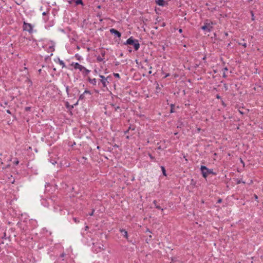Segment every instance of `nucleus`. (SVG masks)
<instances>
[{
	"label": "nucleus",
	"instance_id": "1",
	"mask_svg": "<svg viewBox=\"0 0 263 263\" xmlns=\"http://www.w3.org/2000/svg\"><path fill=\"white\" fill-rule=\"evenodd\" d=\"M216 23L213 22L210 20H206L204 22V25L201 27V29L208 32H210L212 31L213 26L215 25Z\"/></svg>",
	"mask_w": 263,
	"mask_h": 263
},
{
	"label": "nucleus",
	"instance_id": "2",
	"mask_svg": "<svg viewBox=\"0 0 263 263\" xmlns=\"http://www.w3.org/2000/svg\"><path fill=\"white\" fill-rule=\"evenodd\" d=\"M200 170L201 171L202 176L204 178H206L210 174H212L213 175H216V173L214 172L212 169H209L206 166L204 165H201Z\"/></svg>",
	"mask_w": 263,
	"mask_h": 263
},
{
	"label": "nucleus",
	"instance_id": "3",
	"mask_svg": "<svg viewBox=\"0 0 263 263\" xmlns=\"http://www.w3.org/2000/svg\"><path fill=\"white\" fill-rule=\"evenodd\" d=\"M125 45H133L135 50H138L140 47V44L137 40L134 39L132 36L130 37L124 43Z\"/></svg>",
	"mask_w": 263,
	"mask_h": 263
},
{
	"label": "nucleus",
	"instance_id": "4",
	"mask_svg": "<svg viewBox=\"0 0 263 263\" xmlns=\"http://www.w3.org/2000/svg\"><path fill=\"white\" fill-rule=\"evenodd\" d=\"M23 29L24 31H28L29 33H32L33 32V26L31 24L24 22L23 25Z\"/></svg>",
	"mask_w": 263,
	"mask_h": 263
},
{
	"label": "nucleus",
	"instance_id": "5",
	"mask_svg": "<svg viewBox=\"0 0 263 263\" xmlns=\"http://www.w3.org/2000/svg\"><path fill=\"white\" fill-rule=\"evenodd\" d=\"M99 77L101 78L100 81L102 84L103 87H106L107 86V84L108 83L107 81V78H105L104 76L100 75Z\"/></svg>",
	"mask_w": 263,
	"mask_h": 263
},
{
	"label": "nucleus",
	"instance_id": "6",
	"mask_svg": "<svg viewBox=\"0 0 263 263\" xmlns=\"http://www.w3.org/2000/svg\"><path fill=\"white\" fill-rule=\"evenodd\" d=\"M91 94V93L90 91H89L88 90H85L84 91V92H83V93L81 94L80 96L79 100H84L85 99L86 95H88L89 96H90Z\"/></svg>",
	"mask_w": 263,
	"mask_h": 263
},
{
	"label": "nucleus",
	"instance_id": "7",
	"mask_svg": "<svg viewBox=\"0 0 263 263\" xmlns=\"http://www.w3.org/2000/svg\"><path fill=\"white\" fill-rule=\"evenodd\" d=\"M110 32L118 37H120L121 36V33L119 31L114 28L110 29Z\"/></svg>",
	"mask_w": 263,
	"mask_h": 263
},
{
	"label": "nucleus",
	"instance_id": "8",
	"mask_svg": "<svg viewBox=\"0 0 263 263\" xmlns=\"http://www.w3.org/2000/svg\"><path fill=\"white\" fill-rule=\"evenodd\" d=\"M156 3L160 6H164L167 4V3L164 0H155Z\"/></svg>",
	"mask_w": 263,
	"mask_h": 263
},
{
	"label": "nucleus",
	"instance_id": "9",
	"mask_svg": "<svg viewBox=\"0 0 263 263\" xmlns=\"http://www.w3.org/2000/svg\"><path fill=\"white\" fill-rule=\"evenodd\" d=\"M72 65H73L74 69H79L81 71H82V68H83V66L82 65H80L79 63H75L74 64L72 63Z\"/></svg>",
	"mask_w": 263,
	"mask_h": 263
},
{
	"label": "nucleus",
	"instance_id": "10",
	"mask_svg": "<svg viewBox=\"0 0 263 263\" xmlns=\"http://www.w3.org/2000/svg\"><path fill=\"white\" fill-rule=\"evenodd\" d=\"M153 207H155V208H157L158 209H161L162 210H163V209L161 208L160 205L157 204V201L156 200H154L153 203V205H152L151 208H152Z\"/></svg>",
	"mask_w": 263,
	"mask_h": 263
},
{
	"label": "nucleus",
	"instance_id": "11",
	"mask_svg": "<svg viewBox=\"0 0 263 263\" xmlns=\"http://www.w3.org/2000/svg\"><path fill=\"white\" fill-rule=\"evenodd\" d=\"M120 231L125 238H126V239L128 238V233L127 231H126L125 229H120Z\"/></svg>",
	"mask_w": 263,
	"mask_h": 263
},
{
	"label": "nucleus",
	"instance_id": "12",
	"mask_svg": "<svg viewBox=\"0 0 263 263\" xmlns=\"http://www.w3.org/2000/svg\"><path fill=\"white\" fill-rule=\"evenodd\" d=\"M82 73H83V74L84 76H86L87 75H88L89 72H90V71L87 69H86L85 67H84L83 66V68H82Z\"/></svg>",
	"mask_w": 263,
	"mask_h": 263
},
{
	"label": "nucleus",
	"instance_id": "13",
	"mask_svg": "<svg viewBox=\"0 0 263 263\" xmlns=\"http://www.w3.org/2000/svg\"><path fill=\"white\" fill-rule=\"evenodd\" d=\"M88 81L90 84H92L93 85H96V84H97V80L95 78L91 79L89 77L88 78Z\"/></svg>",
	"mask_w": 263,
	"mask_h": 263
},
{
	"label": "nucleus",
	"instance_id": "14",
	"mask_svg": "<svg viewBox=\"0 0 263 263\" xmlns=\"http://www.w3.org/2000/svg\"><path fill=\"white\" fill-rule=\"evenodd\" d=\"M77 5H83V2L82 0H73Z\"/></svg>",
	"mask_w": 263,
	"mask_h": 263
},
{
	"label": "nucleus",
	"instance_id": "15",
	"mask_svg": "<svg viewBox=\"0 0 263 263\" xmlns=\"http://www.w3.org/2000/svg\"><path fill=\"white\" fill-rule=\"evenodd\" d=\"M161 168L162 171L163 175L164 176H166V170H165V167L163 166H161Z\"/></svg>",
	"mask_w": 263,
	"mask_h": 263
},
{
	"label": "nucleus",
	"instance_id": "16",
	"mask_svg": "<svg viewBox=\"0 0 263 263\" xmlns=\"http://www.w3.org/2000/svg\"><path fill=\"white\" fill-rule=\"evenodd\" d=\"M135 130V128H134V127L132 128V127H131V126H130L128 127V129H127V130H126L125 132V134H126L127 133H129V130Z\"/></svg>",
	"mask_w": 263,
	"mask_h": 263
},
{
	"label": "nucleus",
	"instance_id": "17",
	"mask_svg": "<svg viewBox=\"0 0 263 263\" xmlns=\"http://www.w3.org/2000/svg\"><path fill=\"white\" fill-rule=\"evenodd\" d=\"M241 183H243V184L246 183V182L245 181H242L241 179H237V182H236V184H240Z\"/></svg>",
	"mask_w": 263,
	"mask_h": 263
},
{
	"label": "nucleus",
	"instance_id": "18",
	"mask_svg": "<svg viewBox=\"0 0 263 263\" xmlns=\"http://www.w3.org/2000/svg\"><path fill=\"white\" fill-rule=\"evenodd\" d=\"M59 63L61 65H62L63 68L65 67L64 62L63 61L61 60L60 59H59Z\"/></svg>",
	"mask_w": 263,
	"mask_h": 263
},
{
	"label": "nucleus",
	"instance_id": "19",
	"mask_svg": "<svg viewBox=\"0 0 263 263\" xmlns=\"http://www.w3.org/2000/svg\"><path fill=\"white\" fill-rule=\"evenodd\" d=\"M65 105H66V107L67 108L70 109H72V108L73 107V106L72 105H69V103H68V102H67L66 103Z\"/></svg>",
	"mask_w": 263,
	"mask_h": 263
},
{
	"label": "nucleus",
	"instance_id": "20",
	"mask_svg": "<svg viewBox=\"0 0 263 263\" xmlns=\"http://www.w3.org/2000/svg\"><path fill=\"white\" fill-rule=\"evenodd\" d=\"M75 57H76V58H77V59L78 60H79V61H80V60H81L82 59V57H81L80 55H79L78 54H76L75 55Z\"/></svg>",
	"mask_w": 263,
	"mask_h": 263
},
{
	"label": "nucleus",
	"instance_id": "21",
	"mask_svg": "<svg viewBox=\"0 0 263 263\" xmlns=\"http://www.w3.org/2000/svg\"><path fill=\"white\" fill-rule=\"evenodd\" d=\"M98 248H99V249L98 251H97V249L96 250V251H97V252H100L101 251H102V250H104V249L103 248V245H102V247H101V246H98Z\"/></svg>",
	"mask_w": 263,
	"mask_h": 263
},
{
	"label": "nucleus",
	"instance_id": "22",
	"mask_svg": "<svg viewBox=\"0 0 263 263\" xmlns=\"http://www.w3.org/2000/svg\"><path fill=\"white\" fill-rule=\"evenodd\" d=\"M18 163H19V161L18 160V159L17 158H15V160L13 161V164L17 165L18 164Z\"/></svg>",
	"mask_w": 263,
	"mask_h": 263
},
{
	"label": "nucleus",
	"instance_id": "23",
	"mask_svg": "<svg viewBox=\"0 0 263 263\" xmlns=\"http://www.w3.org/2000/svg\"><path fill=\"white\" fill-rule=\"evenodd\" d=\"M174 107H175L174 104H172L171 105V108L170 112H171V113H173V112H174Z\"/></svg>",
	"mask_w": 263,
	"mask_h": 263
},
{
	"label": "nucleus",
	"instance_id": "24",
	"mask_svg": "<svg viewBox=\"0 0 263 263\" xmlns=\"http://www.w3.org/2000/svg\"><path fill=\"white\" fill-rule=\"evenodd\" d=\"M97 60L98 62H102V61H103V59L102 58H101V57L98 56L97 58Z\"/></svg>",
	"mask_w": 263,
	"mask_h": 263
},
{
	"label": "nucleus",
	"instance_id": "25",
	"mask_svg": "<svg viewBox=\"0 0 263 263\" xmlns=\"http://www.w3.org/2000/svg\"><path fill=\"white\" fill-rule=\"evenodd\" d=\"M239 45H242L245 48H246L247 46V43H239Z\"/></svg>",
	"mask_w": 263,
	"mask_h": 263
},
{
	"label": "nucleus",
	"instance_id": "26",
	"mask_svg": "<svg viewBox=\"0 0 263 263\" xmlns=\"http://www.w3.org/2000/svg\"><path fill=\"white\" fill-rule=\"evenodd\" d=\"M156 73V72L155 71H153V70H149V74L153 73V74L154 75Z\"/></svg>",
	"mask_w": 263,
	"mask_h": 263
},
{
	"label": "nucleus",
	"instance_id": "27",
	"mask_svg": "<svg viewBox=\"0 0 263 263\" xmlns=\"http://www.w3.org/2000/svg\"><path fill=\"white\" fill-rule=\"evenodd\" d=\"M114 76L116 78H120L119 74L117 73H114Z\"/></svg>",
	"mask_w": 263,
	"mask_h": 263
},
{
	"label": "nucleus",
	"instance_id": "28",
	"mask_svg": "<svg viewBox=\"0 0 263 263\" xmlns=\"http://www.w3.org/2000/svg\"><path fill=\"white\" fill-rule=\"evenodd\" d=\"M73 220H74V221L76 222V223H78L79 222V220L76 217H73Z\"/></svg>",
	"mask_w": 263,
	"mask_h": 263
},
{
	"label": "nucleus",
	"instance_id": "29",
	"mask_svg": "<svg viewBox=\"0 0 263 263\" xmlns=\"http://www.w3.org/2000/svg\"><path fill=\"white\" fill-rule=\"evenodd\" d=\"M66 92L67 93L68 95H69V87L68 86H66Z\"/></svg>",
	"mask_w": 263,
	"mask_h": 263
},
{
	"label": "nucleus",
	"instance_id": "30",
	"mask_svg": "<svg viewBox=\"0 0 263 263\" xmlns=\"http://www.w3.org/2000/svg\"><path fill=\"white\" fill-rule=\"evenodd\" d=\"M118 110H121L120 107L119 106H118L115 107V110L116 111H118Z\"/></svg>",
	"mask_w": 263,
	"mask_h": 263
},
{
	"label": "nucleus",
	"instance_id": "31",
	"mask_svg": "<svg viewBox=\"0 0 263 263\" xmlns=\"http://www.w3.org/2000/svg\"><path fill=\"white\" fill-rule=\"evenodd\" d=\"M30 109H31L30 107H26L25 108V110L26 111H30Z\"/></svg>",
	"mask_w": 263,
	"mask_h": 263
},
{
	"label": "nucleus",
	"instance_id": "32",
	"mask_svg": "<svg viewBox=\"0 0 263 263\" xmlns=\"http://www.w3.org/2000/svg\"><path fill=\"white\" fill-rule=\"evenodd\" d=\"M94 211H95V210L93 209L92 212L90 213H89V215L90 216H92L93 215Z\"/></svg>",
	"mask_w": 263,
	"mask_h": 263
},
{
	"label": "nucleus",
	"instance_id": "33",
	"mask_svg": "<svg viewBox=\"0 0 263 263\" xmlns=\"http://www.w3.org/2000/svg\"><path fill=\"white\" fill-rule=\"evenodd\" d=\"M228 68H227V67H224V68L223 69V72H225L226 71H228Z\"/></svg>",
	"mask_w": 263,
	"mask_h": 263
},
{
	"label": "nucleus",
	"instance_id": "34",
	"mask_svg": "<svg viewBox=\"0 0 263 263\" xmlns=\"http://www.w3.org/2000/svg\"><path fill=\"white\" fill-rule=\"evenodd\" d=\"M222 77L224 78H227V76L226 75L224 72H223Z\"/></svg>",
	"mask_w": 263,
	"mask_h": 263
},
{
	"label": "nucleus",
	"instance_id": "35",
	"mask_svg": "<svg viewBox=\"0 0 263 263\" xmlns=\"http://www.w3.org/2000/svg\"><path fill=\"white\" fill-rule=\"evenodd\" d=\"M149 157L152 159V160H154V157H153L151 154H149Z\"/></svg>",
	"mask_w": 263,
	"mask_h": 263
},
{
	"label": "nucleus",
	"instance_id": "36",
	"mask_svg": "<svg viewBox=\"0 0 263 263\" xmlns=\"http://www.w3.org/2000/svg\"><path fill=\"white\" fill-rule=\"evenodd\" d=\"M253 196L255 200L258 199V196L256 194H254Z\"/></svg>",
	"mask_w": 263,
	"mask_h": 263
},
{
	"label": "nucleus",
	"instance_id": "37",
	"mask_svg": "<svg viewBox=\"0 0 263 263\" xmlns=\"http://www.w3.org/2000/svg\"><path fill=\"white\" fill-rule=\"evenodd\" d=\"M216 97L218 99H221V97L219 95H217Z\"/></svg>",
	"mask_w": 263,
	"mask_h": 263
},
{
	"label": "nucleus",
	"instance_id": "38",
	"mask_svg": "<svg viewBox=\"0 0 263 263\" xmlns=\"http://www.w3.org/2000/svg\"><path fill=\"white\" fill-rule=\"evenodd\" d=\"M6 111H7V112L8 114H11V111H10L9 109H7V110H6Z\"/></svg>",
	"mask_w": 263,
	"mask_h": 263
},
{
	"label": "nucleus",
	"instance_id": "39",
	"mask_svg": "<svg viewBox=\"0 0 263 263\" xmlns=\"http://www.w3.org/2000/svg\"><path fill=\"white\" fill-rule=\"evenodd\" d=\"M101 54H102V57H104V55L105 54V51L102 52Z\"/></svg>",
	"mask_w": 263,
	"mask_h": 263
},
{
	"label": "nucleus",
	"instance_id": "40",
	"mask_svg": "<svg viewBox=\"0 0 263 263\" xmlns=\"http://www.w3.org/2000/svg\"><path fill=\"white\" fill-rule=\"evenodd\" d=\"M221 201H222V199H220V198H219V199L218 200L217 202H218V203H221Z\"/></svg>",
	"mask_w": 263,
	"mask_h": 263
},
{
	"label": "nucleus",
	"instance_id": "41",
	"mask_svg": "<svg viewBox=\"0 0 263 263\" xmlns=\"http://www.w3.org/2000/svg\"><path fill=\"white\" fill-rule=\"evenodd\" d=\"M129 138H130V136H129V135H127V136H126V138L127 139H129Z\"/></svg>",
	"mask_w": 263,
	"mask_h": 263
},
{
	"label": "nucleus",
	"instance_id": "42",
	"mask_svg": "<svg viewBox=\"0 0 263 263\" xmlns=\"http://www.w3.org/2000/svg\"><path fill=\"white\" fill-rule=\"evenodd\" d=\"M46 14H47L46 12H44L42 14H43V15H46Z\"/></svg>",
	"mask_w": 263,
	"mask_h": 263
},
{
	"label": "nucleus",
	"instance_id": "43",
	"mask_svg": "<svg viewBox=\"0 0 263 263\" xmlns=\"http://www.w3.org/2000/svg\"><path fill=\"white\" fill-rule=\"evenodd\" d=\"M222 104L223 106H226V105L225 104V103H224V102H223V101H222Z\"/></svg>",
	"mask_w": 263,
	"mask_h": 263
},
{
	"label": "nucleus",
	"instance_id": "44",
	"mask_svg": "<svg viewBox=\"0 0 263 263\" xmlns=\"http://www.w3.org/2000/svg\"><path fill=\"white\" fill-rule=\"evenodd\" d=\"M88 229V226H86L85 230L86 231V230H87Z\"/></svg>",
	"mask_w": 263,
	"mask_h": 263
},
{
	"label": "nucleus",
	"instance_id": "45",
	"mask_svg": "<svg viewBox=\"0 0 263 263\" xmlns=\"http://www.w3.org/2000/svg\"><path fill=\"white\" fill-rule=\"evenodd\" d=\"M224 35L226 36H228V32H224Z\"/></svg>",
	"mask_w": 263,
	"mask_h": 263
},
{
	"label": "nucleus",
	"instance_id": "46",
	"mask_svg": "<svg viewBox=\"0 0 263 263\" xmlns=\"http://www.w3.org/2000/svg\"><path fill=\"white\" fill-rule=\"evenodd\" d=\"M97 8H98V9H100V8H101V6H100V5H98V6H97Z\"/></svg>",
	"mask_w": 263,
	"mask_h": 263
},
{
	"label": "nucleus",
	"instance_id": "47",
	"mask_svg": "<svg viewBox=\"0 0 263 263\" xmlns=\"http://www.w3.org/2000/svg\"><path fill=\"white\" fill-rule=\"evenodd\" d=\"M179 32H180V33L182 32V29H179Z\"/></svg>",
	"mask_w": 263,
	"mask_h": 263
},
{
	"label": "nucleus",
	"instance_id": "48",
	"mask_svg": "<svg viewBox=\"0 0 263 263\" xmlns=\"http://www.w3.org/2000/svg\"><path fill=\"white\" fill-rule=\"evenodd\" d=\"M119 64V62H117V63H116V65H118Z\"/></svg>",
	"mask_w": 263,
	"mask_h": 263
},
{
	"label": "nucleus",
	"instance_id": "49",
	"mask_svg": "<svg viewBox=\"0 0 263 263\" xmlns=\"http://www.w3.org/2000/svg\"><path fill=\"white\" fill-rule=\"evenodd\" d=\"M77 48L78 49H80V47H79V46H77Z\"/></svg>",
	"mask_w": 263,
	"mask_h": 263
},
{
	"label": "nucleus",
	"instance_id": "50",
	"mask_svg": "<svg viewBox=\"0 0 263 263\" xmlns=\"http://www.w3.org/2000/svg\"><path fill=\"white\" fill-rule=\"evenodd\" d=\"M114 147H118V146L117 145V144H115V145H114Z\"/></svg>",
	"mask_w": 263,
	"mask_h": 263
},
{
	"label": "nucleus",
	"instance_id": "51",
	"mask_svg": "<svg viewBox=\"0 0 263 263\" xmlns=\"http://www.w3.org/2000/svg\"><path fill=\"white\" fill-rule=\"evenodd\" d=\"M41 71H42V70H41V69H39V73H41Z\"/></svg>",
	"mask_w": 263,
	"mask_h": 263
},
{
	"label": "nucleus",
	"instance_id": "52",
	"mask_svg": "<svg viewBox=\"0 0 263 263\" xmlns=\"http://www.w3.org/2000/svg\"><path fill=\"white\" fill-rule=\"evenodd\" d=\"M7 105V102H5L4 105Z\"/></svg>",
	"mask_w": 263,
	"mask_h": 263
},
{
	"label": "nucleus",
	"instance_id": "53",
	"mask_svg": "<svg viewBox=\"0 0 263 263\" xmlns=\"http://www.w3.org/2000/svg\"><path fill=\"white\" fill-rule=\"evenodd\" d=\"M7 105V102H5L4 105Z\"/></svg>",
	"mask_w": 263,
	"mask_h": 263
},
{
	"label": "nucleus",
	"instance_id": "54",
	"mask_svg": "<svg viewBox=\"0 0 263 263\" xmlns=\"http://www.w3.org/2000/svg\"><path fill=\"white\" fill-rule=\"evenodd\" d=\"M149 69H152V67L151 66L150 67H149Z\"/></svg>",
	"mask_w": 263,
	"mask_h": 263
},
{
	"label": "nucleus",
	"instance_id": "55",
	"mask_svg": "<svg viewBox=\"0 0 263 263\" xmlns=\"http://www.w3.org/2000/svg\"><path fill=\"white\" fill-rule=\"evenodd\" d=\"M145 241H146L147 243H148V241H147V239L145 240Z\"/></svg>",
	"mask_w": 263,
	"mask_h": 263
},
{
	"label": "nucleus",
	"instance_id": "56",
	"mask_svg": "<svg viewBox=\"0 0 263 263\" xmlns=\"http://www.w3.org/2000/svg\"><path fill=\"white\" fill-rule=\"evenodd\" d=\"M152 237V236L151 235H149V238H151Z\"/></svg>",
	"mask_w": 263,
	"mask_h": 263
},
{
	"label": "nucleus",
	"instance_id": "57",
	"mask_svg": "<svg viewBox=\"0 0 263 263\" xmlns=\"http://www.w3.org/2000/svg\"><path fill=\"white\" fill-rule=\"evenodd\" d=\"M129 52H131V51H132V49H129Z\"/></svg>",
	"mask_w": 263,
	"mask_h": 263
},
{
	"label": "nucleus",
	"instance_id": "58",
	"mask_svg": "<svg viewBox=\"0 0 263 263\" xmlns=\"http://www.w3.org/2000/svg\"><path fill=\"white\" fill-rule=\"evenodd\" d=\"M205 57H204L203 58V60H205Z\"/></svg>",
	"mask_w": 263,
	"mask_h": 263
}]
</instances>
